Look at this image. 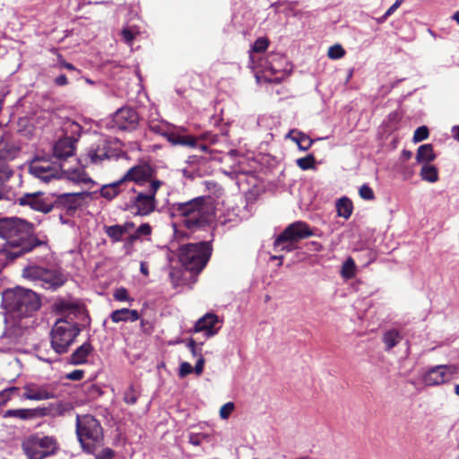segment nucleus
Returning <instances> with one entry per match:
<instances>
[{
    "mask_svg": "<svg viewBox=\"0 0 459 459\" xmlns=\"http://www.w3.org/2000/svg\"><path fill=\"white\" fill-rule=\"evenodd\" d=\"M32 232V224L25 220L11 217L0 220V237L6 240L4 252L10 259H15L32 250L29 240Z\"/></svg>",
    "mask_w": 459,
    "mask_h": 459,
    "instance_id": "1",
    "label": "nucleus"
},
{
    "mask_svg": "<svg viewBox=\"0 0 459 459\" xmlns=\"http://www.w3.org/2000/svg\"><path fill=\"white\" fill-rule=\"evenodd\" d=\"M173 212L181 218V223L189 230H195L209 222L212 217V207L205 198L198 197L172 205Z\"/></svg>",
    "mask_w": 459,
    "mask_h": 459,
    "instance_id": "2",
    "label": "nucleus"
},
{
    "mask_svg": "<svg viewBox=\"0 0 459 459\" xmlns=\"http://www.w3.org/2000/svg\"><path fill=\"white\" fill-rule=\"evenodd\" d=\"M3 305L18 317L28 316L40 307V299L36 292L16 288L3 294Z\"/></svg>",
    "mask_w": 459,
    "mask_h": 459,
    "instance_id": "3",
    "label": "nucleus"
},
{
    "mask_svg": "<svg viewBox=\"0 0 459 459\" xmlns=\"http://www.w3.org/2000/svg\"><path fill=\"white\" fill-rule=\"evenodd\" d=\"M162 184V181H152L146 192L136 191L134 187L128 188V201L125 203L124 210L139 216L151 214L156 209V194Z\"/></svg>",
    "mask_w": 459,
    "mask_h": 459,
    "instance_id": "4",
    "label": "nucleus"
},
{
    "mask_svg": "<svg viewBox=\"0 0 459 459\" xmlns=\"http://www.w3.org/2000/svg\"><path fill=\"white\" fill-rule=\"evenodd\" d=\"M76 433L83 450L88 453H93L102 445V428L91 415H77Z\"/></svg>",
    "mask_w": 459,
    "mask_h": 459,
    "instance_id": "5",
    "label": "nucleus"
},
{
    "mask_svg": "<svg viewBox=\"0 0 459 459\" xmlns=\"http://www.w3.org/2000/svg\"><path fill=\"white\" fill-rule=\"evenodd\" d=\"M22 448L29 459H44L55 455L58 445L55 437L36 433L23 439Z\"/></svg>",
    "mask_w": 459,
    "mask_h": 459,
    "instance_id": "6",
    "label": "nucleus"
},
{
    "mask_svg": "<svg viewBox=\"0 0 459 459\" xmlns=\"http://www.w3.org/2000/svg\"><path fill=\"white\" fill-rule=\"evenodd\" d=\"M211 252L208 242L192 243L181 247L179 257L186 270L199 273L206 265Z\"/></svg>",
    "mask_w": 459,
    "mask_h": 459,
    "instance_id": "7",
    "label": "nucleus"
},
{
    "mask_svg": "<svg viewBox=\"0 0 459 459\" xmlns=\"http://www.w3.org/2000/svg\"><path fill=\"white\" fill-rule=\"evenodd\" d=\"M79 333L80 329L75 323L66 319L56 320L51 331L52 348L58 354L66 352Z\"/></svg>",
    "mask_w": 459,
    "mask_h": 459,
    "instance_id": "8",
    "label": "nucleus"
},
{
    "mask_svg": "<svg viewBox=\"0 0 459 459\" xmlns=\"http://www.w3.org/2000/svg\"><path fill=\"white\" fill-rule=\"evenodd\" d=\"M22 275L35 281H41L47 289H56L62 286L66 278L56 270H48L39 266H29L22 272Z\"/></svg>",
    "mask_w": 459,
    "mask_h": 459,
    "instance_id": "9",
    "label": "nucleus"
},
{
    "mask_svg": "<svg viewBox=\"0 0 459 459\" xmlns=\"http://www.w3.org/2000/svg\"><path fill=\"white\" fill-rule=\"evenodd\" d=\"M268 47V40L264 38L257 39L252 48L253 53L250 54V60L253 68H260L262 72H271L272 74L278 73L281 68L276 64L278 61H282L283 57L278 54H270L265 58H259L258 63L255 61V53L264 52Z\"/></svg>",
    "mask_w": 459,
    "mask_h": 459,
    "instance_id": "10",
    "label": "nucleus"
},
{
    "mask_svg": "<svg viewBox=\"0 0 459 459\" xmlns=\"http://www.w3.org/2000/svg\"><path fill=\"white\" fill-rule=\"evenodd\" d=\"M30 173L43 182H49L51 179L60 176L61 166L46 159H35L30 165Z\"/></svg>",
    "mask_w": 459,
    "mask_h": 459,
    "instance_id": "11",
    "label": "nucleus"
},
{
    "mask_svg": "<svg viewBox=\"0 0 459 459\" xmlns=\"http://www.w3.org/2000/svg\"><path fill=\"white\" fill-rule=\"evenodd\" d=\"M17 204L43 213H48L54 208L51 197L42 192L26 193L17 199Z\"/></svg>",
    "mask_w": 459,
    "mask_h": 459,
    "instance_id": "12",
    "label": "nucleus"
},
{
    "mask_svg": "<svg viewBox=\"0 0 459 459\" xmlns=\"http://www.w3.org/2000/svg\"><path fill=\"white\" fill-rule=\"evenodd\" d=\"M313 235L309 226L301 221L290 224L277 238L276 245H281L283 241L298 242L300 239L307 238Z\"/></svg>",
    "mask_w": 459,
    "mask_h": 459,
    "instance_id": "13",
    "label": "nucleus"
},
{
    "mask_svg": "<svg viewBox=\"0 0 459 459\" xmlns=\"http://www.w3.org/2000/svg\"><path fill=\"white\" fill-rule=\"evenodd\" d=\"M124 183L126 181H133L139 186L152 181H159L154 178V170L148 164H141L132 167L127 170L125 176L122 178Z\"/></svg>",
    "mask_w": 459,
    "mask_h": 459,
    "instance_id": "14",
    "label": "nucleus"
},
{
    "mask_svg": "<svg viewBox=\"0 0 459 459\" xmlns=\"http://www.w3.org/2000/svg\"><path fill=\"white\" fill-rule=\"evenodd\" d=\"M139 116L132 108H122L118 109L113 117L115 126L121 130H134L139 124Z\"/></svg>",
    "mask_w": 459,
    "mask_h": 459,
    "instance_id": "15",
    "label": "nucleus"
},
{
    "mask_svg": "<svg viewBox=\"0 0 459 459\" xmlns=\"http://www.w3.org/2000/svg\"><path fill=\"white\" fill-rule=\"evenodd\" d=\"M455 372L456 368L453 365L436 366L426 373L424 382L428 385H441L447 381Z\"/></svg>",
    "mask_w": 459,
    "mask_h": 459,
    "instance_id": "16",
    "label": "nucleus"
},
{
    "mask_svg": "<svg viewBox=\"0 0 459 459\" xmlns=\"http://www.w3.org/2000/svg\"><path fill=\"white\" fill-rule=\"evenodd\" d=\"M113 152L108 146V143L105 139H100L91 144L87 151V157L91 164L100 165L104 160L113 157Z\"/></svg>",
    "mask_w": 459,
    "mask_h": 459,
    "instance_id": "17",
    "label": "nucleus"
},
{
    "mask_svg": "<svg viewBox=\"0 0 459 459\" xmlns=\"http://www.w3.org/2000/svg\"><path fill=\"white\" fill-rule=\"evenodd\" d=\"M222 321L213 313H207L195 323V333L204 332L206 336L215 335L221 327Z\"/></svg>",
    "mask_w": 459,
    "mask_h": 459,
    "instance_id": "18",
    "label": "nucleus"
},
{
    "mask_svg": "<svg viewBox=\"0 0 459 459\" xmlns=\"http://www.w3.org/2000/svg\"><path fill=\"white\" fill-rule=\"evenodd\" d=\"M75 140L72 137H65L56 143L53 148L54 156L58 160H65L74 154Z\"/></svg>",
    "mask_w": 459,
    "mask_h": 459,
    "instance_id": "19",
    "label": "nucleus"
},
{
    "mask_svg": "<svg viewBox=\"0 0 459 459\" xmlns=\"http://www.w3.org/2000/svg\"><path fill=\"white\" fill-rule=\"evenodd\" d=\"M23 397L28 400L41 401L53 398L54 394L46 385L28 384L24 386Z\"/></svg>",
    "mask_w": 459,
    "mask_h": 459,
    "instance_id": "20",
    "label": "nucleus"
},
{
    "mask_svg": "<svg viewBox=\"0 0 459 459\" xmlns=\"http://www.w3.org/2000/svg\"><path fill=\"white\" fill-rule=\"evenodd\" d=\"M180 132H185L184 128H176L174 126L167 135V140L173 145H182L195 147L196 145V138L191 135L182 134Z\"/></svg>",
    "mask_w": 459,
    "mask_h": 459,
    "instance_id": "21",
    "label": "nucleus"
},
{
    "mask_svg": "<svg viewBox=\"0 0 459 459\" xmlns=\"http://www.w3.org/2000/svg\"><path fill=\"white\" fill-rule=\"evenodd\" d=\"M134 227L131 221H126L124 224H115L111 226H105L104 231L113 242L122 240L123 236L130 232Z\"/></svg>",
    "mask_w": 459,
    "mask_h": 459,
    "instance_id": "22",
    "label": "nucleus"
},
{
    "mask_svg": "<svg viewBox=\"0 0 459 459\" xmlns=\"http://www.w3.org/2000/svg\"><path fill=\"white\" fill-rule=\"evenodd\" d=\"M20 148L8 137L0 139V160H13L19 153Z\"/></svg>",
    "mask_w": 459,
    "mask_h": 459,
    "instance_id": "23",
    "label": "nucleus"
},
{
    "mask_svg": "<svg viewBox=\"0 0 459 459\" xmlns=\"http://www.w3.org/2000/svg\"><path fill=\"white\" fill-rule=\"evenodd\" d=\"M139 317L137 310L129 308L117 309L110 314V319L113 323L117 324L120 322H135Z\"/></svg>",
    "mask_w": 459,
    "mask_h": 459,
    "instance_id": "24",
    "label": "nucleus"
},
{
    "mask_svg": "<svg viewBox=\"0 0 459 459\" xmlns=\"http://www.w3.org/2000/svg\"><path fill=\"white\" fill-rule=\"evenodd\" d=\"M93 348L89 342H84L78 347L70 356V362L73 365H80L87 362L88 356L92 352Z\"/></svg>",
    "mask_w": 459,
    "mask_h": 459,
    "instance_id": "25",
    "label": "nucleus"
},
{
    "mask_svg": "<svg viewBox=\"0 0 459 459\" xmlns=\"http://www.w3.org/2000/svg\"><path fill=\"white\" fill-rule=\"evenodd\" d=\"M286 137L295 142L302 151L308 150L313 144V140L309 136L296 130H290Z\"/></svg>",
    "mask_w": 459,
    "mask_h": 459,
    "instance_id": "26",
    "label": "nucleus"
},
{
    "mask_svg": "<svg viewBox=\"0 0 459 459\" xmlns=\"http://www.w3.org/2000/svg\"><path fill=\"white\" fill-rule=\"evenodd\" d=\"M124 181L121 178L120 180L105 185L100 189V195L108 200H112L115 198L119 193L123 192L122 186L124 185Z\"/></svg>",
    "mask_w": 459,
    "mask_h": 459,
    "instance_id": "27",
    "label": "nucleus"
},
{
    "mask_svg": "<svg viewBox=\"0 0 459 459\" xmlns=\"http://www.w3.org/2000/svg\"><path fill=\"white\" fill-rule=\"evenodd\" d=\"M148 125L150 130L164 137H167L168 134L169 133L170 129H172L173 126L172 125L164 120H158L156 118L152 117H149Z\"/></svg>",
    "mask_w": 459,
    "mask_h": 459,
    "instance_id": "28",
    "label": "nucleus"
},
{
    "mask_svg": "<svg viewBox=\"0 0 459 459\" xmlns=\"http://www.w3.org/2000/svg\"><path fill=\"white\" fill-rule=\"evenodd\" d=\"M436 158L433 147L431 144L427 143L420 145L417 151L416 160L419 163H429Z\"/></svg>",
    "mask_w": 459,
    "mask_h": 459,
    "instance_id": "29",
    "label": "nucleus"
},
{
    "mask_svg": "<svg viewBox=\"0 0 459 459\" xmlns=\"http://www.w3.org/2000/svg\"><path fill=\"white\" fill-rule=\"evenodd\" d=\"M403 339L402 334L396 329L386 331L383 335V342L385 345V350L389 351L395 347Z\"/></svg>",
    "mask_w": 459,
    "mask_h": 459,
    "instance_id": "30",
    "label": "nucleus"
},
{
    "mask_svg": "<svg viewBox=\"0 0 459 459\" xmlns=\"http://www.w3.org/2000/svg\"><path fill=\"white\" fill-rule=\"evenodd\" d=\"M352 203L347 197L340 198L336 203L337 214L344 219H349L352 213Z\"/></svg>",
    "mask_w": 459,
    "mask_h": 459,
    "instance_id": "31",
    "label": "nucleus"
},
{
    "mask_svg": "<svg viewBox=\"0 0 459 459\" xmlns=\"http://www.w3.org/2000/svg\"><path fill=\"white\" fill-rule=\"evenodd\" d=\"M420 176L423 180L429 183H435L438 180L437 169L433 165H429V163L424 164L421 167Z\"/></svg>",
    "mask_w": 459,
    "mask_h": 459,
    "instance_id": "32",
    "label": "nucleus"
},
{
    "mask_svg": "<svg viewBox=\"0 0 459 459\" xmlns=\"http://www.w3.org/2000/svg\"><path fill=\"white\" fill-rule=\"evenodd\" d=\"M13 170L5 163L0 162V200L4 195V185L13 177Z\"/></svg>",
    "mask_w": 459,
    "mask_h": 459,
    "instance_id": "33",
    "label": "nucleus"
},
{
    "mask_svg": "<svg viewBox=\"0 0 459 459\" xmlns=\"http://www.w3.org/2000/svg\"><path fill=\"white\" fill-rule=\"evenodd\" d=\"M4 418L16 417L19 419L26 420L33 416V412L30 409H17L8 410L4 412Z\"/></svg>",
    "mask_w": 459,
    "mask_h": 459,
    "instance_id": "34",
    "label": "nucleus"
},
{
    "mask_svg": "<svg viewBox=\"0 0 459 459\" xmlns=\"http://www.w3.org/2000/svg\"><path fill=\"white\" fill-rule=\"evenodd\" d=\"M316 164L315 157L312 154H309L306 157L299 158L297 160V165L302 169L307 170L310 169H314Z\"/></svg>",
    "mask_w": 459,
    "mask_h": 459,
    "instance_id": "35",
    "label": "nucleus"
},
{
    "mask_svg": "<svg viewBox=\"0 0 459 459\" xmlns=\"http://www.w3.org/2000/svg\"><path fill=\"white\" fill-rule=\"evenodd\" d=\"M345 55L344 48L340 44H335L329 48L327 56L330 59H340Z\"/></svg>",
    "mask_w": 459,
    "mask_h": 459,
    "instance_id": "36",
    "label": "nucleus"
},
{
    "mask_svg": "<svg viewBox=\"0 0 459 459\" xmlns=\"http://www.w3.org/2000/svg\"><path fill=\"white\" fill-rule=\"evenodd\" d=\"M355 273V264L351 258L347 259L342 264V274L345 278H351Z\"/></svg>",
    "mask_w": 459,
    "mask_h": 459,
    "instance_id": "37",
    "label": "nucleus"
},
{
    "mask_svg": "<svg viewBox=\"0 0 459 459\" xmlns=\"http://www.w3.org/2000/svg\"><path fill=\"white\" fill-rule=\"evenodd\" d=\"M69 178L75 182H88L90 181V178L88 175L82 169H77L69 173Z\"/></svg>",
    "mask_w": 459,
    "mask_h": 459,
    "instance_id": "38",
    "label": "nucleus"
},
{
    "mask_svg": "<svg viewBox=\"0 0 459 459\" xmlns=\"http://www.w3.org/2000/svg\"><path fill=\"white\" fill-rule=\"evenodd\" d=\"M55 308L60 312L72 311L76 308V306L65 299H58L55 302Z\"/></svg>",
    "mask_w": 459,
    "mask_h": 459,
    "instance_id": "39",
    "label": "nucleus"
},
{
    "mask_svg": "<svg viewBox=\"0 0 459 459\" xmlns=\"http://www.w3.org/2000/svg\"><path fill=\"white\" fill-rule=\"evenodd\" d=\"M429 137V129L427 126H422L418 127L413 134V142L419 143Z\"/></svg>",
    "mask_w": 459,
    "mask_h": 459,
    "instance_id": "40",
    "label": "nucleus"
},
{
    "mask_svg": "<svg viewBox=\"0 0 459 459\" xmlns=\"http://www.w3.org/2000/svg\"><path fill=\"white\" fill-rule=\"evenodd\" d=\"M17 391V387H10L0 392V406L4 405Z\"/></svg>",
    "mask_w": 459,
    "mask_h": 459,
    "instance_id": "41",
    "label": "nucleus"
},
{
    "mask_svg": "<svg viewBox=\"0 0 459 459\" xmlns=\"http://www.w3.org/2000/svg\"><path fill=\"white\" fill-rule=\"evenodd\" d=\"M359 195L362 199L371 201L375 199V195L370 186L368 185H362L359 188Z\"/></svg>",
    "mask_w": 459,
    "mask_h": 459,
    "instance_id": "42",
    "label": "nucleus"
},
{
    "mask_svg": "<svg viewBox=\"0 0 459 459\" xmlns=\"http://www.w3.org/2000/svg\"><path fill=\"white\" fill-rule=\"evenodd\" d=\"M234 408L235 405L231 402L223 404L220 409V417L223 420H227L234 411Z\"/></svg>",
    "mask_w": 459,
    "mask_h": 459,
    "instance_id": "43",
    "label": "nucleus"
},
{
    "mask_svg": "<svg viewBox=\"0 0 459 459\" xmlns=\"http://www.w3.org/2000/svg\"><path fill=\"white\" fill-rule=\"evenodd\" d=\"M293 241H283L281 245H276V239L274 240L273 246L277 251L291 252L296 247Z\"/></svg>",
    "mask_w": 459,
    "mask_h": 459,
    "instance_id": "44",
    "label": "nucleus"
},
{
    "mask_svg": "<svg viewBox=\"0 0 459 459\" xmlns=\"http://www.w3.org/2000/svg\"><path fill=\"white\" fill-rule=\"evenodd\" d=\"M134 234L137 236L138 238L142 236H149L152 234V227L148 223H143L137 228Z\"/></svg>",
    "mask_w": 459,
    "mask_h": 459,
    "instance_id": "45",
    "label": "nucleus"
},
{
    "mask_svg": "<svg viewBox=\"0 0 459 459\" xmlns=\"http://www.w3.org/2000/svg\"><path fill=\"white\" fill-rule=\"evenodd\" d=\"M114 299L118 301H128L130 298L127 294V290L125 288H119L114 292Z\"/></svg>",
    "mask_w": 459,
    "mask_h": 459,
    "instance_id": "46",
    "label": "nucleus"
},
{
    "mask_svg": "<svg viewBox=\"0 0 459 459\" xmlns=\"http://www.w3.org/2000/svg\"><path fill=\"white\" fill-rule=\"evenodd\" d=\"M124 400L127 404H134L136 403L137 395L132 387L126 392Z\"/></svg>",
    "mask_w": 459,
    "mask_h": 459,
    "instance_id": "47",
    "label": "nucleus"
},
{
    "mask_svg": "<svg viewBox=\"0 0 459 459\" xmlns=\"http://www.w3.org/2000/svg\"><path fill=\"white\" fill-rule=\"evenodd\" d=\"M193 372V367L188 362H182L179 367V377H185Z\"/></svg>",
    "mask_w": 459,
    "mask_h": 459,
    "instance_id": "48",
    "label": "nucleus"
},
{
    "mask_svg": "<svg viewBox=\"0 0 459 459\" xmlns=\"http://www.w3.org/2000/svg\"><path fill=\"white\" fill-rule=\"evenodd\" d=\"M121 34H122L123 39L127 44H130L133 41V39H134V36H135V33L130 28L123 29Z\"/></svg>",
    "mask_w": 459,
    "mask_h": 459,
    "instance_id": "49",
    "label": "nucleus"
},
{
    "mask_svg": "<svg viewBox=\"0 0 459 459\" xmlns=\"http://www.w3.org/2000/svg\"><path fill=\"white\" fill-rule=\"evenodd\" d=\"M137 239H138V238L134 234H132L128 238H126L124 247L126 250L127 255L131 254L134 243Z\"/></svg>",
    "mask_w": 459,
    "mask_h": 459,
    "instance_id": "50",
    "label": "nucleus"
},
{
    "mask_svg": "<svg viewBox=\"0 0 459 459\" xmlns=\"http://www.w3.org/2000/svg\"><path fill=\"white\" fill-rule=\"evenodd\" d=\"M84 376V371L82 369L74 370L66 375V379L78 381L81 380Z\"/></svg>",
    "mask_w": 459,
    "mask_h": 459,
    "instance_id": "51",
    "label": "nucleus"
},
{
    "mask_svg": "<svg viewBox=\"0 0 459 459\" xmlns=\"http://www.w3.org/2000/svg\"><path fill=\"white\" fill-rule=\"evenodd\" d=\"M205 436L204 434H190L189 435V443L194 446H199L202 441L204 439Z\"/></svg>",
    "mask_w": 459,
    "mask_h": 459,
    "instance_id": "52",
    "label": "nucleus"
},
{
    "mask_svg": "<svg viewBox=\"0 0 459 459\" xmlns=\"http://www.w3.org/2000/svg\"><path fill=\"white\" fill-rule=\"evenodd\" d=\"M205 360L202 355L199 356V359L195 366V368H193V371L195 372L196 375L200 376L204 371Z\"/></svg>",
    "mask_w": 459,
    "mask_h": 459,
    "instance_id": "53",
    "label": "nucleus"
},
{
    "mask_svg": "<svg viewBox=\"0 0 459 459\" xmlns=\"http://www.w3.org/2000/svg\"><path fill=\"white\" fill-rule=\"evenodd\" d=\"M113 455L114 452L110 448H105L96 455V459H111Z\"/></svg>",
    "mask_w": 459,
    "mask_h": 459,
    "instance_id": "54",
    "label": "nucleus"
},
{
    "mask_svg": "<svg viewBox=\"0 0 459 459\" xmlns=\"http://www.w3.org/2000/svg\"><path fill=\"white\" fill-rule=\"evenodd\" d=\"M403 2V0H395V2L385 12V16L392 15L400 7Z\"/></svg>",
    "mask_w": 459,
    "mask_h": 459,
    "instance_id": "55",
    "label": "nucleus"
},
{
    "mask_svg": "<svg viewBox=\"0 0 459 459\" xmlns=\"http://www.w3.org/2000/svg\"><path fill=\"white\" fill-rule=\"evenodd\" d=\"M201 138L211 143H215L217 141L218 136L211 133H205L202 134Z\"/></svg>",
    "mask_w": 459,
    "mask_h": 459,
    "instance_id": "56",
    "label": "nucleus"
},
{
    "mask_svg": "<svg viewBox=\"0 0 459 459\" xmlns=\"http://www.w3.org/2000/svg\"><path fill=\"white\" fill-rule=\"evenodd\" d=\"M55 82L59 86L65 85L68 82L67 78L65 74H61V75L57 76L56 78Z\"/></svg>",
    "mask_w": 459,
    "mask_h": 459,
    "instance_id": "57",
    "label": "nucleus"
},
{
    "mask_svg": "<svg viewBox=\"0 0 459 459\" xmlns=\"http://www.w3.org/2000/svg\"><path fill=\"white\" fill-rule=\"evenodd\" d=\"M187 347L189 348V350L191 351V353H192L194 356H197V351H196V347H195V340L190 339V340L188 341Z\"/></svg>",
    "mask_w": 459,
    "mask_h": 459,
    "instance_id": "58",
    "label": "nucleus"
},
{
    "mask_svg": "<svg viewBox=\"0 0 459 459\" xmlns=\"http://www.w3.org/2000/svg\"><path fill=\"white\" fill-rule=\"evenodd\" d=\"M140 271H141V273L144 276H148L149 275L148 265H147V264L145 262H141V264H140Z\"/></svg>",
    "mask_w": 459,
    "mask_h": 459,
    "instance_id": "59",
    "label": "nucleus"
},
{
    "mask_svg": "<svg viewBox=\"0 0 459 459\" xmlns=\"http://www.w3.org/2000/svg\"><path fill=\"white\" fill-rule=\"evenodd\" d=\"M454 138L459 141V126H454L452 129Z\"/></svg>",
    "mask_w": 459,
    "mask_h": 459,
    "instance_id": "60",
    "label": "nucleus"
},
{
    "mask_svg": "<svg viewBox=\"0 0 459 459\" xmlns=\"http://www.w3.org/2000/svg\"><path fill=\"white\" fill-rule=\"evenodd\" d=\"M402 155H403V157L405 160H409V159H411V157L412 156V153H411V152H410V151H406V150H404V151H403Z\"/></svg>",
    "mask_w": 459,
    "mask_h": 459,
    "instance_id": "61",
    "label": "nucleus"
},
{
    "mask_svg": "<svg viewBox=\"0 0 459 459\" xmlns=\"http://www.w3.org/2000/svg\"><path fill=\"white\" fill-rule=\"evenodd\" d=\"M63 66H64L65 68L68 69V70H74V69H75V68H74V66L72 64H70V63H65H65L63 64Z\"/></svg>",
    "mask_w": 459,
    "mask_h": 459,
    "instance_id": "62",
    "label": "nucleus"
},
{
    "mask_svg": "<svg viewBox=\"0 0 459 459\" xmlns=\"http://www.w3.org/2000/svg\"><path fill=\"white\" fill-rule=\"evenodd\" d=\"M453 19L459 24V11L454 13Z\"/></svg>",
    "mask_w": 459,
    "mask_h": 459,
    "instance_id": "63",
    "label": "nucleus"
},
{
    "mask_svg": "<svg viewBox=\"0 0 459 459\" xmlns=\"http://www.w3.org/2000/svg\"><path fill=\"white\" fill-rule=\"evenodd\" d=\"M271 258L273 259V260H279L280 261V264H281L282 259H283V257L281 255H279V256L278 255H273Z\"/></svg>",
    "mask_w": 459,
    "mask_h": 459,
    "instance_id": "64",
    "label": "nucleus"
}]
</instances>
